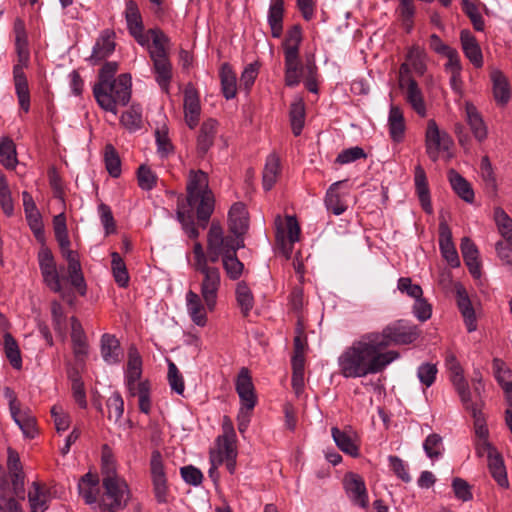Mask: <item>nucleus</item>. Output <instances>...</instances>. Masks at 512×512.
I'll list each match as a JSON object with an SVG mask.
<instances>
[{"label":"nucleus","mask_w":512,"mask_h":512,"mask_svg":"<svg viewBox=\"0 0 512 512\" xmlns=\"http://www.w3.org/2000/svg\"><path fill=\"white\" fill-rule=\"evenodd\" d=\"M394 350L380 351L369 333L347 347L338 358V366L345 378H361L384 371L399 358Z\"/></svg>","instance_id":"nucleus-1"},{"label":"nucleus","mask_w":512,"mask_h":512,"mask_svg":"<svg viewBox=\"0 0 512 512\" xmlns=\"http://www.w3.org/2000/svg\"><path fill=\"white\" fill-rule=\"evenodd\" d=\"M101 476L104 491L100 497V508L105 512L123 510L130 500V489L126 480L118 475L115 459L106 446L102 451Z\"/></svg>","instance_id":"nucleus-2"},{"label":"nucleus","mask_w":512,"mask_h":512,"mask_svg":"<svg viewBox=\"0 0 512 512\" xmlns=\"http://www.w3.org/2000/svg\"><path fill=\"white\" fill-rule=\"evenodd\" d=\"M187 202L196 210L199 225L206 228L214 211L215 199L208 186V175L201 171L191 170L187 182Z\"/></svg>","instance_id":"nucleus-3"},{"label":"nucleus","mask_w":512,"mask_h":512,"mask_svg":"<svg viewBox=\"0 0 512 512\" xmlns=\"http://www.w3.org/2000/svg\"><path fill=\"white\" fill-rule=\"evenodd\" d=\"M141 376L142 358L135 347H130L125 370V384L129 395L138 397L139 410L144 414H149L152 408L151 386L148 380H141Z\"/></svg>","instance_id":"nucleus-4"},{"label":"nucleus","mask_w":512,"mask_h":512,"mask_svg":"<svg viewBox=\"0 0 512 512\" xmlns=\"http://www.w3.org/2000/svg\"><path fill=\"white\" fill-rule=\"evenodd\" d=\"M380 351H386L389 346L410 344L418 338L415 326L399 320L387 325L381 332H369Z\"/></svg>","instance_id":"nucleus-5"},{"label":"nucleus","mask_w":512,"mask_h":512,"mask_svg":"<svg viewBox=\"0 0 512 512\" xmlns=\"http://www.w3.org/2000/svg\"><path fill=\"white\" fill-rule=\"evenodd\" d=\"M225 236L221 226L213 222L207 235V252L200 242L193 246V269L209 266L219 261L220 247L223 245Z\"/></svg>","instance_id":"nucleus-6"},{"label":"nucleus","mask_w":512,"mask_h":512,"mask_svg":"<svg viewBox=\"0 0 512 512\" xmlns=\"http://www.w3.org/2000/svg\"><path fill=\"white\" fill-rule=\"evenodd\" d=\"M300 226L295 216L287 215L282 218L275 217V239L280 253L289 259L292 255L294 244L300 239Z\"/></svg>","instance_id":"nucleus-7"},{"label":"nucleus","mask_w":512,"mask_h":512,"mask_svg":"<svg viewBox=\"0 0 512 512\" xmlns=\"http://www.w3.org/2000/svg\"><path fill=\"white\" fill-rule=\"evenodd\" d=\"M232 435H221L216 440V446L210 451L209 460L211 467L209 469L210 476L217 470L220 465H225L230 474H234L236 470L237 450Z\"/></svg>","instance_id":"nucleus-8"},{"label":"nucleus","mask_w":512,"mask_h":512,"mask_svg":"<svg viewBox=\"0 0 512 512\" xmlns=\"http://www.w3.org/2000/svg\"><path fill=\"white\" fill-rule=\"evenodd\" d=\"M37 260L43 283L51 291L59 293L63 299L72 302L66 292L62 289L60 272L57 268V264L51 250L42 246L38 252Z\"/></svg>","instance_id":"nucleus-9"},{"label":"nucleus","mask_w":512,"mask_h":512,"mask_svg":"<svg viewBox=\"0 0 512 512\" xmlns=\"http://www.w3.org/2000/svg\"><path fill=\"white\" fill-rule=\"evenodd\" d=\"M453 146V140L445 131H441L435 122L430 119L427 123L425 134L426 153L429 158L436 162L441 154L446 153L447 158H451L450 148Z\"/></svg>","instance_id":"nucleus-10"},{"label":"nucleus","mask_w":512,"mask_h":512,"mask_svg":"<svg viewBox=\"0 0 512 512\" xmlns=\"http://www.w3.org/2000/svg\"><path fill=\"white\" fill-rule=\"evenodd\" d=\"M244 247V240L225 236L223 245L220 247L219 260H222L223 268L227 276L232 280L241 277L244 264L238 259L236 253L240 248Z\"/></svg>","instance_id":"nucleus-11"},{"label":"nucleus","mask_w":512,"mask_h":512,"mask_svg":"<svg viewBox=\"0 0 512 512\" xmlns=\"http://www.w3.org/2000/svg\"><path fill=\"white\" fill-rule=\"evenodd\" d=\"M201 275L200 296L207 309L212 312L216 308L218 292L221 286V274L217 267L212 265L195 269Z\"/></svg>","instance_id":"nucleus-12"},{"label":"nucleus","mask_w":512,"mask_h":512,"mask_svg":"<svg viewBox=\"0 0 512 512\" xmlns=\"http://www.w3.org/2000/svg\"><path fill=\"white\" fill-rule=\"evenodd\" d=\"M55 238L60 246L63 257L68 263V278L71 285L74 286L81 295H84L86 285L81 270V264L78 254L70 249L68 233L57 234Z\"/></svg>","instance_id":"nucleus-13"},{"label":"nucleus","mask_w":512,"mask_h":512,"mask_svg":"<svg viewBox=\"0 0 512 512\" xmlns=\"http://www.w3.org/2000/svg\"><path fill=\"white\" fill-rule=\"evenodd\" d=\"M118 70L117 62H106L99 71L98 82L93 86V95L97 104L101 108L113 107L111 99L107 96L106 90L111 89L112 86L109 82H112L114 75Z\"/></svg>","instance_id":"nucleus-14"},{"label":"nucleus","mask_w":512,"mask_h":512,"mask_svg":"<svg viewBox=\"0 0 512 512\" xmlns=\"http://www.w3.org/2000/svg\"><path fill=\"white\" fill-rule=\"evenodd\" d=\"M446 368L449 372L450 381L455 388L461 403L468 405L470 403L471 391L467 380L464 377V370L453 354H449L445 361Z\"/></svg>","instance_id":"nucleus-15"},{"label":"nucleus","mask_w":512,"mask_h":512,"mask_svg":"<svg viewBox=\"0 0 512 512\" xmlns=\"http://www.w3.org/2000/svg\"><path fill=\"white\" fill-rule=\"evenodd\" d=\"M109 85L112 86L111 89L106 90L107 96L113 102V107L102 108L107 112H111L114 115L118 113V105L125 106L128 104L131 98V76L129 74H121L112 82H109Z\"/></svg>","instance_id":"nucleus-16"},{"label":"nucleus","mask_w":512,"mask_h":512,"mask_svg":"<svg viewBox=\"0 0 512 512\" xmlns=\"http://www.w3.org/2000/svg\"><path fill=\"white\" fill-rule=\"evenodd\" d=\"M151 477L157 502L166 503L168 500L167 478L159 452H154L151 457Z\"/></svg>","instance_id":"nucleus-17"},{"label":"nucleus","mask_w":512,"mask_h":512,"mask_svg":"<svg viewBox=\"0 0 512 512\" xmlns=\"http://www.w3.org/2000/svg\"><path fill=\"white\" fill-rule=\"evenodd\" d=\"M345 491L352 503L361 508L368 507V494L365 482L361 476L355 473H348L344 477Z\"/></svg>","instance_id":"nucleus-18"},{"label":"nucleus","mask_w":512,"mask_h":512,"mask_svg":"<svg viewBox=\"0 0 512 512\" xmlns=\"http://www.w3.org/2000/svg\"><path fill=\"white\" fill-rule=\"evenodd\" d=\"M125 18L130 34L135 38L138 44L141 46L147 45L149 38L143 31L144 27L141 14L135 1L129 0L126 2Z\"/></svg>","instance_id":"nucleus-19"},{"label":"nucleus","mask_w":512,"mask_h":512,"mask_svg":"<svg viewBox=\"0 0 512 512\" xmlns=\"http://www.w3.org/2000/svg\"><path fill=\"white\" fill-rule=\"evenodd\" d=\"M235 386L241 401V408L252 411L256 405V396L252 379L247 368H241Z\"/></svg>","instance_id":"nucleus-20"},{"label":"nucleus","mask_w":512,"mask_h":512,"mask_svg":"<svg viewBox=\"0 0 512 512\" xmlns=\"http://www.w3.org/2000/svg\"><path fill=\"white\" fill-rule=\"evenodd\" d=\"M456 302L458 309L464 319L465 326L469 333L477 329V319L472 302L465 287L461 284L455 285Z\"/></svg>","instance_id":"nucleus-21"},{"label":"nucleus","mask_w":512,"mask_h":512,"mask_svg":"<svg viewBox=\"0 0 512 512\" xmlns=\"http://www.w3.org/2000/svg\"><path fill=\"white\" fill-rule=\"evenodd\" d=\"M184 118L190 129H194L199 122L201 114V105L199 95L192 85H188L184 90Z\"/></svg>","instance_id":"nucleus-22"},{"label":"nucleus","mask_w":512,"mask_h":512,"mask_svg":"<svg viewBox=\"0 0 512 512\" xmlns=\"http://www.w3.org/2000/svg\"><path fill=\"white\" fill-rule=\"evenodd\" d=\"M439 248L442 257L452 267L460 266V259L452 241V232L446 222L439 224Z\"/></svg>","instance_id":"nucleus-23"},{"label":"nucleus","mask_w":512,"mask_h":512,"mask_svg":"<svg viewBox=\"0 0 512 512\" xmlns=\"http://www.w3.org/2000/svg\"><path fill=\"white\" fill-rule=\"evenodd\" d=\"M27 64L28 61H21L20 58H18V63L13 67L16 94L18 97L19 105L25 112H28L30 109V93L28 82L24 74V67H26Z\"/></svg>","instance_id":"nucleus-24"},{"label":"nucleus","mask_w":512,"mask_h":512,"mask_svg":"<svg viewBox=\"0 0 512 512\" xmlns=\"http://www.w3.org/2000/svg\"><path fill=\"white\" fill-rule=\"evenodd\" d=\"M115 34L113 31L106 29L103 30L97 38L93 46L92 53L89 61L92 65L99 64L102 60L109 57L115 50Z\"/></svg>","instance_id":"nucleus-25"},{"label":"nucleus","mask_w":512,"mask_h":512,"mask_svg":"<svg viewBox=\"0 0 512 512\" xmlns=\"http://www.w3.org/2000/svg\"><path fill=\"white\" fill-rule=\"evenodd\" d=\"M490 80L495 102L499 106H505L511 98V87L508 78L501 70L492 68L490 71Z\"/></svg>","instance_id":"nucleus-26"},{"label":"nucleus","mask_w":512,"mask_h":512,"mask_svg":"<svg viewBox=\"0 0 512 512\" xmlns=\"http://www.w3.org/2000/svg\"><path fill=\"white\" fill-rule=\"evenodd\" d=\"M186 308L192 322L199 326L204 327L208 322L206 304H203L202 297L196 292L189 290L186 293Z\"/></svg>","instance_id":"nucleus-27"},{"label":"nucleus","mask_w":512,"mask_h":512,"mask_svg":"<svg viewBox=\"0 0 512 512\" xmlns=\"http://www.w3.org/2000/svg\"><path fill=\"white\" fill-rule=\"evenodd\" d=\"M460 42L465 57L475 68H481L484 64L483 54L475 36L469 30H462Z\"/></svg>","instance_id":"nucleus-28"},{"label":"nucleus","mask_w":512,"mask_h":512,"mask_svg":"<svg viewBox=\"0 0 512 512\" xmlns=\"http://www.w3.org/2000/svg\"><path fill=\"white\" fill-rule=\"evenodd\" d=\"M404 91V99L412 110L420 117L427 115V106L424 99L422 89L416 80H410L409 84L401 87Z\"/></svg>","instance_id":"nucleus-29"},{"label":"nucleus","mask_w":512,"mask_h":512,"mask_svg":"<svg viewBox=\"0 0 512 512\" xmlns=\"http://www.w3.org/2000/svg\"><path fill=\"white\" fill-rule=\"evenodd\" d=\"M53 498L51 489L44 484L33 482L28 492L31 512H45Z\"/></svg>","instance_id":"nucleus-30"},{"label":"nucleus","mask_w":512,"mask_h":512,"mask_svg":"<svg viewBox=\"0 0 512 512\" xmlns=\"http://www.w3.org/2000/svg\"><path fill=\"white\" fill-rule=\"evenodd\" d=\"M460 249L469 272L474 278H479L481 276V262L479 260V251L476 245L470 238L463 237Z\"/></svg>","instance_id":"nucleus-31"},{"label":"nucleus","mask_w":512,"mask_h":512,"mask_svg":"<svg viewBox=\"0 0 512 512\" xmlns=\"http://www.w3.org/2000/svg\"><path fill=\"white\" fill-rule=\"evenodd\" d=\"M229 229L233 238L243 239L242 236L248 229V217L245 206L242 203H235L229 211Z\"/></svg>","instance_id":"nucleus-32"},{"label":"nucleus","mask_w":512,"mask_h":512,"mask_svg":"<svg viewBox=\"0 0 512 512\" xmlns=\"http://www.w3.org/2000/svg\"><path fill=\"white\" fill-rule=\"evenodd\" d=\"M345 181H337L330 185L325 195V206L327 210L331 211L334 215H341L347 210V203L344 194L339 192L340 187Z\"/></svg>","instance_id":"nucleus-33"},{"label":"nucleus","mask_w":512,"mask_h":512,"mask_svg":"<svg viewBox=\"0 0 512 512\" xmlns=\"http://www.w3.org/2000/svg\"><path fill=\"white\" fill-rule=\"evenodd\" d=\"M145 35L149 38L146 46H148L150 58L168 56L169 38L163 31L149 29Z\"/></svg>","instance_id":"nucleus-34"},{"label":"nucleus","mask_w":512,"mask_h":512,"mask_svg":"<svg viewBox=\"0 0 512 512\" xmlns=\"http://www.w3.org/2000/svg\"><path fill=\"white\" fill-rule=\"evenodd\" d=\"M153 71L158 85L165 93H169V86L172 79V64L168 56L151 58Z\"/></svg>","instance_id":"nucleus-35"},{"label":"nucleus","mask_w":512,"mask_h":512,"mask_svg":"<svg viewBox=\"0 0 512 512\" xmlns=\"http://www.w3.org/2000/svg\"><path fill=\"white\" fill-rule=\"evenodd\" d=\"M218 131V122L214 119L204 121L197 137V150L204 155L212 147Z\"/></svg>","instance_id":"nucleus-36"},{"label":"nucleus","mask_w":512,"mask_h":512,"mask_svg":"<svg viewBox=\"0 0 512 512\" xmlns=\"http://www.w3.org/2000/svg\"><path fill=\"white\" fill-rule=\"evenodd\" d=\"M101 355L108 364L119 363L123 353L119 341L114 335L104 334L101 337Z\"/></svg>","instance_id":"nucleus-37"},{"label":"nucleus","mask_w":512,"mask_h":512,"mask_svg":"<svg viewBox=\"0 0 512 512\" xmlns=\"http://www.w3.org/2000/svg\"><path fill=\"white\" fill-rule=\"evenodd\" d=\"M466 120L474 137L483 141L487 137V128L477 108L470 102L465 104Z\"/></svg>","instance_id":"nucleus-38"},{"label":"nucleus","mask_w":512,"mask_h":512,"mask_svg":"<svg viewBox=\"0 0 512 512\" xmlns=\"http://www.w3.org/2000/svg\"><path fill=\"white\" fill-rule=\"evenodd\" d=\"M99 478L96 474H85L78 484V490L86 504H95L99 494Z\"/></svg>","instance_id":"nucleus-39"},{"label":"nucleus","mask_w":512,"mask_h":512,"mask_svg":"<svg viewBox=\"0 0 512 512\" xmlns=\"http://www.w3.org/2000/svg\"><path fill=\"white\" fill-rule=\"evenodd\" d=\"M448 180L453 191L465 202L472 203L474 200V191L470 183L461 176L456 170L448 171Z\"/></svg>","instance_id":"nucleus-40"},{"label":"nucleus","mask_w":512,"mask_h":512,"mask_svg":"<svg viewBox=\"0 0 512 512\" xmlns=\"http://www.w3.org/2000/svg\"><path fill=\"white\" fill-rule=\"evenodd\" d=\"M390 136L393 141H402L405 133V120L400 107L391 105L388 116Z\"/></svg>","instance_id":"nucleus-41"},{"label":"nucleus","mask_w":512,"mask_h":512,"mask_svg":"<svg viewBox=\"0 0 512 512\" xmlns=\"http://www.w3.org/2000/svg\"><path fill=\"white\" fill-rule=\"evenodd\" d=\"M11 416L26 438L32 439L37 435L36 419L29 409L21 408Z\"/></svg>","instance_id":"nucleus-42"},{"label":"nucleus","mask_w":512,"mask_h":512,"mask_svg":"<svg viewBox=\"0 0 512 512\" xmlns=\"http://www.w3.org/2000/svg\"><path fill=\"white\" fill-rule=\"evenodd\" d=\"M284 1L274 0L268 12V23L271 28V35L279 38L283 32Z\"/></svg>","instance_id":"nucleus-43"},{"label":"nucleus","mask_w":512,"mask_h":512,"mask_svg":"<svg viewBox=\"0 0 512 512\" xmlns=\"http://www.w3.org/2000/svg\"><path fill=\"white\" fill-rule=\"evenodd\" d=\"M406 60L410 63L416 75H425L427 72L428 55L423 48L418 45L411 46L407 51Z\"/></svg>","instance_id":"nucleus-44"},{"label":"nucleus","mask_w":512,"mask_h":512,"mask_svg":"<svg viewBox=\"0 0 512 512\" xmlns=\"http://www.w3.org/2000/svg\"><path fill=\"white\" fill-rule=\"evenodd\" d=\"M15 48L21 61H29L28 39L24 21L17 18L14 22Z\"/></svg>","instance_id":"nucleus-45"},{"label":"nucleus","mask_w":512,"mask_h":512,"mask_svg":"<svg viewBox=\"0 0 512 512\" xmlns=\"http://www.w3.org/2000/svg\"><path fill=\"white\" fill-rule=\"evenodd\" d=\"M464 408L469 411L474 419L475 434L478 440L488 438V429L486 426L485 417L482 413V404L473 402L472 399L468 405H463Z\"/></svg>","instance_id":"nucleus-46"},{"label":"nucleus","mask_w":512,"mask_h":512,"mask_svg":"<svg viewBox=\"0 0 512 512\" xmlns=\"http://www.w3.org/2000/svg\"><path fill=\"white\" fill-rule=\"evenodd\" d=\"M488 468L491 476L501 487H508L509 482L507 478L506 467L504 465V461L500 453L493 454L488 458Z\"/></svg>","instance_id":"nucleus-47"},{"label":"nucleus","mask_w":512,"mask_h":512,"mask_svg":"<svg viewBox=\"0 0 512 512\" xmlns=\"http://www.w3.org/2000/svg\"><path fill=\"white\" fill-rule=\"evenodd\" d=\"M220 79L224 97L226 99L234 98L237 92L236 75L228 63L222 64Z\"/></svg>","instance_id":"nucleus-48"},{"label":"nucleus","mask_w":512,"mask_h":512,"mask_svg":"<svg viewBox=\"0 0 512 512\" xmlns=\"http://www.w3.org/2000/svg\"><path fill=\"white\" fill-rule=\"evenodd\" d=\"M289 115L292 132L295 136H299L305 122V104L301 98L295 99L292 102Z\"/></svg>","instance_id":"nucleus-49"},{"label":"nucleus","mask_w":512,"mask_h":512,"mask_svg":"<svg viewBox=\"0 0 512 512\" xmlns=\"http://www.w3.org/2000/svg\"><path fill=\"white\" fill-rule=\"evenodd\" d=\"M333 440L335 441L338 448L353 457H357L359 455V448L355 444L354 440L350 435H348L345 431L338 429L337 427H333L331 429Z\"/></svg>","instance_id":"nucleus-50"},{"label":"nucleus","mask_w":512,"mask_h":512,"mask_svg":"<svg viewBox=\"0 0 512 512\" xmlns=\"http://www.w3.org/2000/svg\"><path fill=\"white\" fill-rule=\"evenodd\" d=\"M279 173L280 160L275 154H271L267 157L263 171V187L265 190H270L274 186Z\"/></svg>","instance_id":"nucleus-51"},{"label":"nucleus","mask_w":512,"mask_h":512,"mask_svg":"<svg viewBox=\"0 0 512 512\" xmlns=\"http://www.w3.org/2000/svg\"><path fill=\"white\" fill-rule=\"evenodd\" d=\"M111 269L115 282L119 287L125 288L129 284V274L126 264L118 252L111 253Z\"/></svg>","instance_id":"nucleus-52"},{"label":"nucleus","mask_w":512,"mask_h":512,"mask_svg":"<svg viewBox=\"0 0 512 512\" xmlns=\"http://www.w3.org/2000/svg\"><path fill=\"white\" fill-rule=\"evenodd\" d=\"M494 221L499 234L512 246V218L500 207L494 210Z\"/></svg>","instance_id":"nucleus-53"},{"label":"nucleus","mask_w":512,"mask_h":512,"mask_svg":"<svg viewBox=\"0 0 512 512\" xmlns=\"http://www.w3.org/2000/svg\"><path fill=\"white\" fill-rule=\"evenodd\" d=\"M157 154L161 158H167L174 153V146L168 134V128L163 125L155 131Z\"/></svg>","instance_id":"nucleus-54"},{"label":"nucleus","mask_w":512,"mask_h":512,"mask_svg":"<svg viewBox=\"0 0 512 512\" xmlns=\"http://www.w3.org/2000/svg\"><path fill=\"white\" fill-rule=\"evenodd\" d=\"M0 162L7 169H14L17 165L16 148L9 138L0 141Z\"/></svg>","instance_id":"nucleus-55"},{"label":"nucleus","mask_w":512,"mask_h":512,"mask_svg":"<svg viewBox=\"0 0 512 512\" xmlns=\"http://www.w3.org/2000/svg\"><path fill=\"white\" fill-rule=\"evenodd\" d=\"M236 300L244 316H247L254 306L251 289L245 282H239L236 287Z\"/></svg>","instance_id":"nucleus-56"},{"label":"nucleus","mask_w":512,"mask_h":512,"mask_svg":"<svg viewBox=\"0 0 512 512\" xmlns=\"http://www.w3.org/2000/svg\"><path fill=\"white\" fill-rule=\"evenodd\" d=\"M69 379L71 380L72 396L75 402L78 404L80 408H86V392L84 388V383L81 379L79 372L76 370L69 372Z\"/></svg>","instance_id":"nucleus-57"},{"label":"nucleus","mask_w":512,"mask_h":512,"mask_svg":"<svg viewBox=\"0 0 512 512\" xmlns=\"http://www.w3.org/2000/svg\"><path fill=\"white\" fill-rule=\"evenodd\" d=\"M4 350L5 355L12 367L15 369H20L22 367L20 350L16 340L9 333L4 335Z\"/></svg>","instance_id":"nucleus-58"},{"label":"nucleus","mask_w":512,"mask_h":512,"mask_svg":"<svg viewBox=\"0 0 512 512\" xmlns=\"http://www.w3.org/2000/svg\"><path fill=\"white\" fill-rule=\"evenodd\" d=\"M0 206L3 213L10 217L14 212V203L11 196V191L7 183V179L3 172L0 170Z\"/></svg>","instance_id":"nucleus-59"},{"label":"nucleus","mask_w":512,"mask_h":512,"mask_svg":"<svg viewBox=\"0 0 512 512\" xmlns=\"http://www.w3.org/2000/svg\"><path fill=\"white\" fill-rule=\"evenodd\" d=\"M463 11L469 17L475 30H484L485 23L478 9V0H463Z\"/></svg>","instance_id":"nucleus-60"},{"label":"nucleus","mask_w":512,"mask_h":512,"mask_svg":"<svg viewBox=\"0 0 512 512\" xmlns=\"http://www.w3.org/2000/svg\"><path fill=\"white\" fill-rule=\"evenodd\" d=\"M104 161L106 169L112 177H118L121 174V161L117 151L111 144L105 146Z\"/></svg>","instance_id":"nucleus-61"},{"label":"nucleus","mask_w":512,"mask_h":512,"mask_svg":"<svg viewBox=\"0 0 512 512\" xmlns=\"http://www.w3.org/2000/svg\"><path fill=\"white\" fill-rule=\"evenodd\" d=\"M402 24L406 32H410L413 28V17L415 14V6L413 0H399V6L397 9Z\"/></svg>","instance_id":"nucleus-62"},{"label":"nucleus","mask_w":512,"mask_h":512,"mask_svg":"<svg viewBox=\"0 0 512 512\" xmlns=\"http://www.w3.org/2000/svg\"><path fill=\"white\" fill-rule=\"evenodd\" d=\"M423 449L430 459H438L444 450L442 437L438 434H430L423 443Z\"/></svg>","instance_id":"nucleus-63"},{"label":"nucleus","mask_w":512,"mask_h":512,"mask_svg":"<svg viewBox=\"0 0 512 512\" xmlns=\"http://www.w3.org/2000/svg\"><path fill=\"white\" fill-rule=\"evenodd\" d=\"M108 419L118 422L124 412V401L118 392H114L107 400Z\"/></svg>","instance_id":"nucleus-64"}]
</instances>
